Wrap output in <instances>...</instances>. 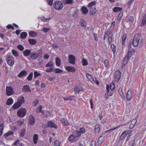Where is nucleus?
<instances>
[{"mask_svg":"<svg viewBox=\"0 0 146 146\" xmlns=\"http://www.w3.org/2000/svg\"><path fill=\"white\" fill-rule=\"evenodd\" d=\"M13 102V101L11 98H9L6 102V104L7 105H11Z\"/></svg>","mask_w":146,"mask_h":146,"instance_id":"37","label":"nucleus"},{"mask_svg":"<svg viewBox=\"0 0 146 146\" xmlns=\"http://www.w3.org/2000/svg\"><path fill=\"white\" fill-rule=\"evenodd\" d=\"M66 69L69 72H73L75 71V69L71 66H68L66 67Z\"/></svg>","mask_w":146,"mask_h":146,"instance_id":"18","label":"nucleus"},{"mask_svg":"<svg viewBox=\"0 0 146 146\" xmlns=\"http://www.w3.org/2000/svg\"><path fill=\"white\" fill-rule=\"evenodd\" d=\"M33 76V73L32 72H31V73L29 74L27 78V80L28 81H30L32 80V77Z\"/></svg>","mask_w":146,"mask_h":146,"instance_id":"43","label":"nucleus"},{"mask_svg":"<svg viewBox=\"0 0 146 146\" xmlns=\"http://www.w3.org/2000/svg\"><path fill=\"white\" fill-rule=\"evenodd\" d=\"M50 30L49 28H44L42 30V31L45 33L47 32Z\"/></svg>","mask_w":146,"mask_h":146,"instance_id":"57","label":"nucleus"},{"mask_svg":"<svg viewBox=\"0 0 146 146\" xmlns=\"http://www.w3.org/2000/svg\"><path fill=\"white\" fill-rule=\"evenodd\" d=\"M26 133V130L25 129H22L21 130L20 133V136L23 137L25 135Z\"/></svg>","mask_w":146,"mask_h":146,"instance_id":"32","label":"nucleus"},{"mask_svg":"<svg viewBox=\"0 0 146 146\" xmlns=\"http://www.w3.org/2000/svg\"><path fill=\"white\" fill-rule=\"evenodd\" d=\"M103 134H102V135L98 139V142L100 144H101L103 142L104 140V137L103 136Z\"/></svg>","mask_w":146,"mask_h":146,"instance_id":"27","label":"nucleus"},{"mask_svg":"<svg viewBox=\"0 0 146 146\" xmlns=\"http://www.w3.org/2000/svg\"><path fill=\"white\" fill-rule=\"evenodd\" d=\"M140 35L139 34H136L134 37L133 39L139 41Z\"/></svg>","mask_w":146,"mask_h":146,"instance_id":"41","label":"nucleus"},{"mask_svg":"<svg viewBox=\"0 0 146 146\" xmlns=\"http://www.w3.org/2000/svg\"><path fill=\"white\" fill-rule=\"evenodd\" d=\"M134 21V17L133 16H131L128 19V21L129 23H132Z\"/></svg>","mask_w":146,"mask_h":146,"instance_id":"55","label":"nucleus"},{"mask_svg":"<svg viewBox=\"0 0 146 146\" xmlns=\"http://www.w3.org/2000/svg\"><path fill=\"white\" fill-rule=\"evenodd\" d=\"M54 145L55 146H60L59 141L56 140L54 143Z\"/></svg>","mask_w":146,"mask_h":146,"instance_id":"58","label":"nucleus"},{"mask_svg":"<svg viewBox=\"0 0 146 146\" xmlns=\"http://www.w3.org/2000/svg\"><path fill=\"white\" fill-rule=\"evenodd\" d=\"M81 9L82 13L84 14H86L88 12V10L85 7H82Z\"/></svg>","mask_w":146,"mask_h":146,"instance_id":"34","label":"nucleus"},{"mask_svg":"<svg viewBox=\"0 0 146 146\" xmlns=\"http://www.w3.org/2000/svg\"><path fill=\"white\" fill-rule=\"evenodd\" d=\"M80 24L81 26L82 27H86V23L85 22L84 20L83 19H81L80 21Z\"/></svg>","mask_w":146,"mask_h":146,"instance_id":"26","label":"nucleus"},{"mask_svg":"<svg viewBox=\"0 0 146 146\" xmlns=\"http://www.w3.org/2000/svg\"><path fill=\"white\" fill-rule=\"evenodd\" d=\"M54 7L57 10H61L63 8V5L60 1H56L54 3Z\"/></svg>","mask_w":146,"mask_h":146,"instance_id":"3","label":"nucleus"},{"mask_svg":"<svg viewBox=\"0 0 146 146\" xmlns=\"http://www.w3.org/2000/svg\"><path fill=\"white\" fill-rule=\"evenodd\" d=\"M13 146H23V144L21 142H20L18 140L16 141L13 144Z\"/></svg>","mask_w":146,"mask_h":146,"instance_id":"29","label":"nucleus"},{"mask_svg":"<svg viewBox=\"0 0 146 146\" xmlns=\"http://www.w3.org/2000/svg\"><path fill=\"white\" fill-rule=\"evenodd\" d=\"M48 126L50 127H53L56 129L57 127L56 125L52 121H49L48 123Z\"/></svg>","mask_w":146,"mask_h":146,"instance_id":"17","label":"nucleus"},{"mask_svg":"<svg viewBox=\"0 0 146 146\" xmlns=\"http://www.w3.org/2000/svg\"><path fill=\"white\" fill-rule=\"evenodd\" d=\"M86 76L88 79L92 83H93L94 82L93 78L91 75L87 73L86 74Z\"/></svg>","mask_w":146,"mask_h":146,"instance_id":"23","label":"nucleus"},{"mask_svg":"<svg viewBox=\"0 0 146 146\" xmlns=\"http://www.w3.org/2000/svg\"><path fill=\"white\" fill-rule=\"evenodd\" d=\"M133 93L132 90H129L127 93L126 96L127 99L128 100H130L133 97Z\"/></svg>","mask_w":146,"mask_h":146,"instance_id":"10","label":"nucleus"},{"mask_svg":"<svg viewBox=\"0 0 146 146\" xmlns=\"http://www.w3.org/2000/svg\"><path fill=\"white\" fill-rule=\"evenodd\" d=\"M110 87L109 88L111 91L115 89V85L113 83H111L110 85Z\"/></svg>","mask_w":146,"mask_h":146,"instance_id":"50","label":"nucleus"},{"mask_svg":"<svg viewBox=\"0 0 146 146\" xmlns=\"http://www.w3.org/2000/svg\"><path fill=\"white\" fill-rule=\"evenodd\" d=\"M90 13L91 15H94L96 12V7H90Z\"/></svg>","mask_w":146,"mask_h":146,"instance_id":"15","label":"nucleus"},{"mask_svg":"<svg viewBox=\"0 0 146 146\" xmlns=\"http://www.w3.org/2000/svg\"><path fill=\"white\" fill-rule=\"evenodd\" d=\"M29 35L33 37H35L36 35V33L33 31H31L29 33Z\"/></svg>","mask_w":146,"mask_h":146,"instance_id":"44","label":"nucleus"},{"mask_svg":"<svg viewBox=\"0 0 146 146\" xmlns=\"http://www.w3.org/2000/svg\"><path fill=\"white\" fill-rule=\"evenodd\" d=\"M131 41L132 42L133 45L134 47H136L138 44L139 41L138 40L133 39V40H131Z\"/></svg>","mask_w":146,"mask_h":146,"instance_id":"24","label":"nucleus"},{"mask_svg":"<svg viewBox=\"0 0 146 146\" xmlns=\"http://www.w3.org/2000/svg\"><path fill=\"white\" fill-rule=\"evenodd\" d=\"M112 36V35L111 36L108 37V40L110 44L112 42V39L111 37Z\"/></svg>","mask_w":146,"mask_h":146,"instance_id":"62","label":"nucleus"},{"mask_svg":"<svg viewBox=\"0 0 146 146\" xmlns=\"http://www.w3.org/2000/svg\"><path fill=\"white\" fill-rule=\"evenodd\" d=\"M6 94L7 96H9L13 94V88L11 86H7L6 87Z\"/></svg>","mask_w":146,"mask_h":146,"instance_id":"8","label":"nucleus"},{"mask_svg":"<svg viewBox=\"0 0 146 146\" xmlns=\"http://www.w3.org/2000/svg\"><path fill=\"white\" fill-rule=\"evenodd\" d=\"M82 64L84 66H86L88 65V62L86 60L83 58L82 61Z\"/></svg>","mask_w":146,"mask_h":146,"instance_id":"45","label":"nucleus"},{"mask_svg":"<svg viewBox=\"0 0 146 146\" xmlns=\"http://www.w3.org/2000/svg\"><path fill=\"white\" fill-rule=\"evenodd\" d=\"M7 28L8 29H13L14 28V27L11 25H8L6 26Z\"/></svg>","mask_w":146,"mask_h":146,"instance_id":"59","label":"nucleus"},{"mask_svg":"<svg viewBox=\"0 0 146 146\" xmlns=\"http://www.w3.org/2000/svg\"><path fill=\"white\" fill-rule=\"evenodd\" d=\"M7 61L8 64L10 66H12L14 64V60L12 56H7Z\"/></svg>","mask_w":146,"mask_h":146,"instance_id":"6","label":"nucleus"},{"mask_svg":"<svg viewBox=\"0 0 146 146\" xmlns=\"http://www.w3.org/2000/svg\"><path fill=\"white\" fill-rule=\"evenodd\" d=\"M13 54L15 56H18V52L15 50H13L12 51Z\"/></svg>","mask_w":146,"mask_h":146,"instance_id":"53","label":"nucleus"},{"mask_svg":"<svg viewBox=\"0 0 146 146\" xmlns=\"http://www.w3.org/2000/svg\"><path fill=\"white\" fill-rule=\"evenodd\" d=\"M27 35V33L26 32H23L21 33L20 36L21 38H25L26 37Z\"/></svg>","mask_w":146,"mask_h":146,"instance_id":"36","label":"nucleus"},{"mask_svg":"<svg viewBox=\"0 0 146 146\" xmlns=\"http://www.w3.org/2000/svg\"><path fill=\"white\" fill-rule=\"evenodd\" d=\"M75 137L72 134L70 135L68 138V139L70 141H72L74 139Z\"/></svg>","mask_w":146,"mask_h":146,"instance_id":"48","label":"nucleus"},{"mask_svg":"<svg viewBox=\"0 0 146 146\" xmlns=\"http://www.w3.org/2000/svg\"><path fill=\"white\" fill-rule=\"evenodd\" d=\"M75 57L74 55L70 54L68 56V61L69 63L73 64H75Z\"/></svg>","mask_w":146,"mask_h":146,"instance_id":"9","label":"nucleus"},{"mask_svg":"<svg viewBox=\"0 0 146 146\" xmlns=\"http://www.w3.org/2000/svg\"><path fill=\"white\" fill-rule=\"evenodd\" d=\"M27 74V72L25 70L21 71L18 74V76L19 78H21L23 76L26 75Z\"/></svg>","mask_w":146,"mask_h":146,"instance_id":"20","label":"nucleus"},{"mask_svg":"<svg viewBox=\"0 0 146 146\" xmlns=\"http://www.w3.org/2000/svg\"><path fill=\"white\" fill-rule=\"evenodd\" d=\"M129 51H128L127 55L123 58V62L122 64V67L125 66L127 63L129 59L130 58L132 55V52H130Z\"/></svg>","mask_w":146,"mask_h":146,"instance_id":"2","label":"nucleus"},{"mask_svg":"<svg viewBox=\"0 0 146 146\" xmlns=\"http://www.w3.org/2000/svg\"><path fill=\"white\" fill-rule=\"evenodd\" d=\"M60 121L65 125H67L69 124L67 120L65 119L64 118H62L60 120Z\"/></svg>","mask_w":146,"mask_h":146,"instance_id":"33","label":"nucleus"},{"mask_svg":"<svg viewBox=\"0 0 146 146\" xmlns=\"http://www.w3.org/2000/svg\"><path fill=\"white\" fill-rule=\"evenodd\" d=\"M53 62L52 61H49L48 62L46 65V67H50L49 69H46L45 70L46 72H51L53 71V68H52L53 66Z\"/></svg>","mask_w":146,"mask_h":146,"instance_id":"4","label":"nucleus"},{"mask_svg":"<svg viewBox=\"0 0 146 146\" xmlns=\"http://www.w3.org/2000/svg\"><path fill=\"white\" fill-rule=\"evenodd\" d=\"M3 129V124H0V136H1L2 134Z\"/></svg>","mask_w":146,"mask_h":146,"instance_id":"46","label":"nucleus"},{"mask_svg":"<svg viewBox=\"0 0 146 146\" xmlns=\"http://www.w3.org/2000/svg\"><path fill=\"white\" fill-rule=\"evenodd\" d=\"M62 2L65 4H72L74 3L73 0H63Z\"/></svg>","mask_w":146,"mask_h":146,"instance_id":"21","label":"nucleus"},{"mask_svg":"<svg viewBox=\"0 0 146 146\" xmlns=\"http://www.w3.org/2000/svg\"><path fill=\"white\" fill-rule=\"evenodd\" d=\"M26 112L25 109L21 108L18 110L17 112V114L19 117H23L25 115Z\"/></svg>","mask_w":146,"mask_h":146,"instance_id":"5","label":"nucleus"},{"mask_svg":"<svg viewBox=\"0 0 146 146\" xmlns=\"http://www.w3.org/2000/svg\"><path fill=\"white\" fill-rule=\"evenodd\" d=\"M28 42L31 45H34L35 44L36 41L35 39H28Z\"/></svg>","mask_w":146,"mask_h":146,"instance_id":"28","label":"nucleus"},{"mask_svg":"<svg viewBox=\"0 0 146 146\" xmlns=\"http://www.w3.org/2000/svg\"><path fill=\"white\" fill-rule=\"evenodd\" d=\"M38 138L37 134H35L33 136V141L34 144H36L37 143L38 139Z\"/></svg>","mask_w":146,"mask_h":146,"instance_id":"30","label":"nucleus"},{"mask_svg":"<svg viewBox=\"0 0 146 146\" xmlns=\"http://www.w3.org/2000/svg\"><path fill=\"white\" fill-rule=\"evenodd\" d=\"M74 90L76 94H78L80 91L82 90V89L81 87L76 86L74 87Z\"/></svg>","mask_w":146,"mask_h":146,"instance_id":"16","label":"nucleus"},{"mask_svg":"<svg viewBox=\"0 0 146 146\" xmlns=\"http://www.w3.org/2000/svg\"><path fill=\"white\" fill-rule=\"evenodd\" d=\"M47 1L48 5H52L53 2V0H47Z\"/></svg>","mask_w":146,"mask_h":146,"instance_id":"60","label":"nucleus"},{"mask_svg":"<svg viewBox=\"0 0 146 146\" xmlns=\"http://www.w3.org/2000/svg\"><path fill=\"white\" fill-rule=\"evenodd\" d=\"M126 135H125L124 133H122L121 135L120 136V140H122L125 137H126Z\"/></svg>","mask_w":146,"mask_h":146,"instance_id":"56","label":"nucleus"},{"mask_svg":"<svg viewBox=\"0 0 146 146\" xmlns=\"http://www.w3.org/2000/svg\"><path fill=\"white\" fill-rule=\"evenodd\" d=\"M107 92L105 94L106 97H108V96H111L112 95V90H110V88L108 85H106Z\"/></svg>","mask_w":146,"mask_h":146,"instance_id":"11","label":"nucleus"},{"mask_svg":"<svg viewBox=\"0 0 146 146\" xmlns=\"http://www.w3.org/2000/svg\"><path fill=\"white\" fill-rule=\"evenodd\" d=\"M22 90L23 92L31 91L29 87L27 85H25L23 87Z\"/></svg>","mask_w":146,"mask_h":146,"instance_id":"19","label":"nucleus"},{"mask_svg":"<svg viewBox=\"0 0 146 146\" xmlns=\"http://www.w3.org/2000/svg\"><path fill=\"white\" fill-rule=\"evenodd\" d=\"M17 48L20 50L23 51L24 49V47L21 44L17 46Z\"/></svg>","mask_w":146,"mask_h":146,"instance_id":"52","label":"nucleus"},{"mask_svg":"<svg viewBox=\"0 0 146 146\" xmlns=\"http://www.w3.org/2000/svg\"><path fill=\"white\" fill-rule=\"evenodd\" d=\"M53 71L56 73H60L63 72L62 70L59 68H56Z\"/></svg>","mask_w":146,"mask_h":146,"instance_id":"38","label":"nucleus"},{"mask_svg":"<svg viewBox=\"0 0 146 146\" xmlns=\"http://www.w3.org/2000/svg\"><path fill=\"white\" fill-rule=\"evenodd\" d=\"M23 53L25 56H27L31 55V50L29 49L25 50L23 52Z\"/></svg>","mask_w":146,"mask_h":146,"instance_id":"13","label":"nucleus"},{"mask_svg":"<svg viewBox=\"0 0 146 146\" xmlns=\"http://www.w3.org/2000/svg\"><path fill=\"white\" fill-rule=\"evenodd\" d=\"M96 143L95 141H92L91 142L90 146H96Z\"/></svg>","mask_w":146,"mask_h":146,"instance_id":"64","label":"nucleus"},{"mask_svg":"<svg viewBox=\"0 0 146 146\" xmlns=\"http://www.w3.org/2000/svg\"><path fill=\"white\" fill-rule=\"evenodd\" d=\"M141 21L140 25L141 26L143 27L145 26L146 25V14L143 16Z\"/></svg>","mask_w":146,"mask_h":146,"instance_id":"12","label":"nucleus"},{"mask_svg":"<svg viewBox=\"0 0 146 146\" xmlns=\"http://www.w3.org/2000/svg\"><path fill=\"white\" fill-rule=\"evenodd\" d=\"M121 77V72L117 70L116 71L114 74V77L115 80L117 82H118Z\"/></svg>","mask_w":146,"mask_h":146,"instance_id":"7","label":"nucleus"},{"mask_svg":"<svg viewBox=\"0 0 146 146\" xmlns=\"http://www.w3.org/2000/svg\"><path fill=\"white\" fill-rule=\"evenodd\" d=\"M42 50L40 49L38 51V53L36 54L35 53H31L30 55V57L33 59L35 60L38 58V60H40L42 57Z\"/></svg>","mask_w":146,"mask_h":146,"instance_id":"1","label":"nucleus"},{"mask_svg":"<svg viewBox=\"0 0 146 146\" xmlns=\"http://www.w3.org/2000/svg\"><path fill=\"white\" fill-rule=\"evenodd\" d=\"M96 3V2L95 1H92L89 3L88 7L89 8H90V7H94V5Z\"/></svg>","mask_w":146,"mask_h":146,"instance_id":"31","label":"nucleus"},{"mask_svg":"<svg viewBox=\"0 0 146 146\" xmlns=\"http://www.w3.org/2000/svg\"><path fill=\"white\" fill-rule=\"evenodd\" d=\"M19 104V106L21 105L22 104L25 102V99L23 96H20L19 97L17 101Z\"/></svg>","mask_w":146,"mask_h":146,"instance_id":"14","label":"nucleus"},{"mask_svg":"<svg viewBox=\"0 0 146 146\" xmlns=\"http://www.w3.org/2000/svg\"><path fill=\"white\" fill-rule=\"evenodd\" d=\"M104 64L105 66L107 67L109 66V62L108 60H106L104 61Z\"/></svg>","mask_w":146,"mask_h":146,"instance_id":"54","label":"nucleus"},{"mask_svg":"<svg viewBox=\"0 0 146 146\" xmlns=\"http://www.w3.org/2000/svg\"><path fill=\"white\" fill-rule=\"evenodd\" d=\"M100 130V125L99 124H97L95 126V131L98 132Z\"/></svg>","mask_w":146,"mask_h":146,"instance_id":"42","label":"nucleus"},{"mask_svg":"<svg viewBox=\"0 0 146 146\" xmlns=\"http://www.w3.org/2000/svg\"><path fill=\"white\" fill-rule=\"evenodd\" d=\"M34 78H36V77L40 76V74L37 71H35L34 72Z\"/></svg>","mask_w":146,"mask_h":146,"instance_id":"49","label":"nucleus"},{"mask_svg":"<svg viewBox=\"0 0 146 146\" xmlns=\"http://www.w3.org/2000/svg\"><path fill=\"white\" fill-rule=\"evenodd\" d=\"M21 106V105L19 106V104L17 102L13 105L12 108L14 110H16L19 108Z\"/></svg>","mask_w":146,"mask_h":146,"instance_id":"22","label":"nucleus"},{"mask_svg":"<svg viewBox=\"0 0 146 146\" xmlns=\"http://www.w3.org/2000/svg\"><path fill=\"white\" fill-rule=\"evenodd\" d=\"M42 106H40L36 110L37 112H40L41 111Z\"/></svg>","mask_w":146,"mask_h":146,"instance_id":"63","label":"nucleus"},{"mask_svg":"<svg viewBox=\"0 0 146 146\" xmlns=\"http://www.w3.org/2000/svg\"><path fill=\"white\" fill-rule=\"evenodd\" d=\"M132 44V42L131 41V40L130 41V42L129 43V45H128L129 49L128 50V51H129V50L130 52H133V51L131 49V47Z\"/></svg>","mask_w":146,"mask_h":146,"instance_id":"51","label":"nucleus"},{"mask_svg":"<svg viewBox=\"0 0 146 146\" xmlns=\"http://www.w3.org/2000/svg\"><path fill=\"white\" fill-rule=\"evenodd\" d=\"M111 48L113 53L115 54L116 52V47L115 46L114 44H112L111 45Z\"/></svg>","mask_w":146,"mask_h":146,"instance_id":"47","label":"nucleus"},{"mask_svg":"<svg viewBox=\"0 0 146 146\" xmlns=\"http://www.w3.org/2000/svg\"><path fill=\"white\" fill-rule=\"evenodd\" d=\"M29 121L31 125H33L34 124L35 122V119L33 116H30Z\"/></svg>","mask_w":146,"mask_h":146,"instance_id":"39","label":"nucleus"},{"mask_svg":"<svg viewBox=\"0 0 146 146\" xmlns=\"http://www.w3.org/2000/svg\"><path fill=\"white\" fill-rule=\"evenodd\" d=\"M75 137H76L80 135L81 134L79 131L76 130L72 134Z\"/></svg>","mask_w":146,"mask_h":146,"instance_id":"25","label":"nucleus"},{"mask_svg":"<svg viewBox=\"0 0 146 146\" xmlns=\"http://www.w3.org/2000/svg\"><path fill=\"white\" fill-rule=\"evenodd\" d=\"M122 8L119 7H115L113 9V11L115 12H119L122 10Z\"/></svg>","mask_w":146,"mask_h":146,"instance_id":"35","label":"nucleus"},{"mask_svg":"<svg viewBox=\"0 0 146 146\" xmlns=\"http://www.w3.org/2000/svg\"><path fill=\"white\" fill-rule=\"evenodd\" d=\"M56 63L57 66H59L60 64V58L58 57H56Z\"/></svg>","mask_w":146,"mask_h":146,"instance_id":"40","label":"nucleus"},{"mask_svg":"<svg viewBox=\"0 0 146 146\" xmlns=\"http://www.w3.org/2000/svg\"><path fill=\"white\" fill-rule=\"evenodd\" d=\"M137 122V120L136 119H133L131 121V123L132 125H134Z\"/></svg>","mask_w":146,"mask_h":146,"instance_id":"61","label":"nucleus"}]
</instances>
